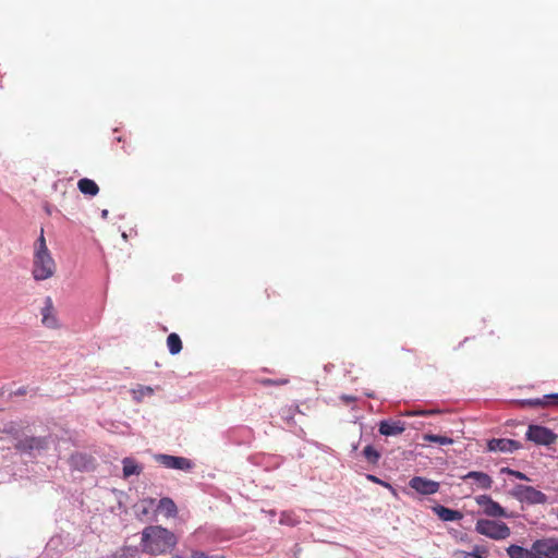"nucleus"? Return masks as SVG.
Returning a JSON list of instances; mask_svg holds the SVG:
<instances>
[{
  "instance_id": "c756f323",
  "label": "nucleus",
  "mask_w": 558,
  "mask_h": 558,
  "mask_svg": "<svg viewBox=\"0 0 558 558\" xmlns=\"http://www.w3.org/2000/svg\"><path fill=\"white\" fill-rule=\"evenodd\" d=\"M366 478H367L368 481L373 482V483H376V484L383 485L384 487H387V488L392 489V486H391L389 483H387V482H385V481H383V480L378 478L377 476H375V475H373V474H367V475H366Z\"/></svg>"
},
{
  "instance_id": "393cba45",
  "label": "nucleus",
  "mask_w": 558,
  "mask_h": 558,
  "mask_svg": "<svg viewBox=\"0 0 558 558\" xmlns=\"http://www.w3.org/2000/svg\"><path fill=\"white\" fill-rule=\"evenodd\" d=\"M424 439L429 442H436L439 445H451L453 444V439L447 436L435 435V434H426L424 435Z\"/></svg>"
},
{
  "instance_id": "423d86ee",
  "label": "nucleus",
  "mask_w": 558,
  "mask_h": 558,
  "mask_svg": "<svg viewBox=\"0 0 558 558\" xmlns=\"http://www.w3.org/2000/svg\"><path fill=\"white\" fill-rule=\"evenodd\" d=\"M525 437L539 446H550L557 439V435L550 428L535 424L529 425Z\"/></svg>"
},
{
  "instance_id": "6ab92c4d",
  "label": "nucleus",
  "mask_w": 558,
  "mask_h": 558,
  "mask_svg": "<svg viewBox=\"0 0 558 558\" xmlns=\"http://www.w3.org/2000/svg\"><path fill=\"white\" fill-rule=\"evenodd\" d=\"M157 510L168 518L174 517L178 513L177 505L169 497H163L158 501Z\"/></svg>"
},
{
  "instance_id": "4c0bfd02",
  "label": "nucleus",
  "mask_w": 558,
  "mask_h": 558,
  "mask_svg": "<svg viewBox=\"0 0 558 558\" xmlns=\"http://www.w3.org/2000/svg\"><path fill=\"white\" fill-rule=\"evenodd\" d=\"M16 393H17V395H20V396H22V395H24V393H25V389H19Z\"/></svg>"
},
{
  "instance_id": "412c9836",
  "label": "nucleus",
  "mask_w": 558,
  "mask_h": 558,
  "mask_svg": "<svg viewBox=\"0 0 558 558\" xmlns=\"http://www.w3.org/2000/svg\"><path fill=\"white\" fill-rule=\"evenodd\" d=\"M167 345L170 354L175 355L181 352L182 350V341L180 337L172 332L167 338Z\"/></svg>"
},
{
  "instance_id": "7ed1b4c3",
  "label": "nucleus",
  "mask_w": 558,
  "mask_h": 558,
  "mask_svg": "<svg viewBox=\"0 0 558 558\" xmlns=\"http://www.w3.org/2000/svg\"><path fill=\"white\" fill-rule=\"evenodd\" d=\"M50 441V436H25L17 439L14 448L21 454L35 458L49 448Z\"/></svg>"
},
{
  "instance_id": "cd10ccee",
  "label": "nucleus",
  "mask_w": 558,
  "mask_h": 558,
  "mask_svg": "<svg viewBox=\"0 0 558 558\" xmlns=\"http://www.w3.org/2000/svg\"><path fill=\"white\" fill-rule=\"evenodd\" d=\"M3 432L9 434V435H11V436H13L16 440L19 438H21L20 437V432H19L17 427L15 426V424L13 422H10V423L5 424L4 427H3Z\"/></svg>"
},
{
  "instance_id": "2eb2a0df",
  "label": "nucleus",
  "mask_w": 558,
  "mask_h": 558,
  "mask_svg": "<svg viewBox=\"0 0 558 558\" xmlns=\"http://www.w3.org/2000/svg\"><path fill=\"white\" fill-rule=\"evenodd\" d=\"M433 512L445 522L459 521L463 518L462 512L459 510L449 509L441 505H436L432 508Z\"/></svg>"
},
{
  "instance_id": "a878e982",
  "label": "nucleus",
  "mask_w": 558,
  "mask_h": 558,
  "mask_svg": "<svg viewBox=\"0 0 558 558\" xmlns=\"http://www.w3.org/2000/svg\"><path fill=\"white\" fill-rule=\"evenodd\" d=\"M440 413V410L438 409H429V410H415V411H408L404 413L407 416H429L434 414Z\"/></svg>"
},
{
  "instance_id": "a211bd4d",
  "label": "nucleus",
  "mask_w": 558,
  "mask_h": 558,
  "mask_svg": "<svg viewBox=\"0 0 558 558\" xmlns=\"http://www.w3.org/2000/svg\"><path fill=\"white\" fill-rule=\"evenodd\" d=\"M77 189L84 195L96 196L99 192L97 183L88 178H83L77 182Z\"/></svg>"
},
{
  "instance_id": "b1692460",
  "label": "nucleus",
  "mask_w": 558,
  "mask_h": 558,
  "mask_svg": "<svg viewBox=\"0 0 558 558\" xmlns=\"http://www.w3.org/2000/svg\"><path fill=\"white\" fill-rule=\"evenodd\" d=\"M549 399H558V393L546 395L542 399H539V398L527 399V400H524L523 402L525 404L531 405V407H544V405H547L549 403L548 402Z\"/></svg>"
},
{
  "instance_id": "473e14b6",
  "label": "nucleus",
  "mask_w": 558,
  "mask_h": 558,
  "mask_svg": "<svg viewBox=\"0 0 558 558\" xmlns=\"http://www.w3.org/2000/svg\"><path fill=\"white\" fill-rule=\"evenodd\" d=\"M463 558H483L480 554H478V547H475V549L471 553H466L464 551L463 553Z\"/></svg>"
},
{
  "instance_id": "5701e85b",
  "label": "nucleus",
  "mask_w": 558,
  "mask_h": 558,
  "mask_svg": "<svg viewBox=\"0 0 558 558\" xmlns=\"http://www.w3.org/2000/svg\"><path fill=\"white\" fill-rule=\"evenodd\" d=\"M142 550L136 546L124 547L119 554H117V558H143Z\"/></svg>"
},
{
  "instance_id": "72a5a7b5",
  "label": "nucleus",
  "mask_w": 558,
  "mask_h": 558,
  "mask_svg": "<svg viewBox=\"0 0 558 558\" xmlns=\"http://www.w3.org/2000/svg\"><path fill=\"white\" fill-rule=\"evenodd\" d=\"M280 523L281 524H290V525H293L294 524V521L291 520L290 515L287 514V513H282L281 514V518H280Z\"/></svg>"
},
{
  "instance_id": "2f4dec72",
  "label": "nucleus",
  "mask_w": 558,
  "mask_h": 558,
  "mask_svg": "<svg viewBox=\"0 0 558 558\" xmlns=\"http://www.w3.org/2000/svg\"><path fill=\"white\" fill-rule=\"evenodd\" d=\"M281 415L288 423H290L293 420V412L290 408L282 410Z\"/></svg>"
},
{
  "instance_id": "dca6fc26",
  "label": "nucleus",
  "mask_w": 558,
  "mask_h": 558,
  "mask_svg": "<svg viewBox=\"0 0 558 558\" xmlns=\"http://www.w3.org/2000/svg\"><path fill=\"white\" fill-rule=\"evenodd\" d=\"M462 480H472L482 489H489L493 485L492 477L487 473L480 471H470L462 476Z\"/></svg>"
},
{
  "instance_id": "9b49d317",
  "label": "nucleus",
  "mask_w": 558,
  "mask_h": 558,
  "mask_svg": "<svg viewBox=\"0 0 558 558\" xmlns=\"http://www.w3.org/2000/svg\"><path fill=\"white\" fill-rule=\"evenodd\" d=\"M40 314L41 323L45 327L50 329H56L59 327V320L54 312L52 299L50 296L45 298Z\"/></svg>"
},
{
  "instance_id": "4be33fe9",
  "label": "nucleus",
  "mask_w": 558,
  "mask_h": 558,
  "mask_svg": "<svg viewBox=\"0 0 558 558\" xmlns=\"http://www.w3.org/2000/svg\"><path fill=\"white\" fill-rule=\"evenodd\" d=\"M363 456L371 464H377L380 459V453L372 445H368L363 450Z\"/></svg>"
},
{
  "instance_id": "c9c22d12",
  "label": "nucleus",
  "mask_w": 558,
  "mask_h": 558,
  "mask_svg": "<svg viewBox=\"0 0 558 558\" xmlns=\"http://www.w3.org/2000/svg\"><path fill=\"white\" fill-rule=\"evenodd\" d=\"M108 215H109L108 209H102V210H101V218H102V219H107V218H108Z\"/></svg>"
},
{
  "instance_id": "bb28decb",
  "label": "nucleus",
  "mask_w": 558,
  "mask_h": 558,
  "mask_svg": "<svg viewBox=\"0 0 558 558\" xmlns=\"http://www.w3.org/2000/svg\"><path fill=\"white\" fill-rule=\"evenodd\" d=\"M501 473L514 476L515 478L521 480V481H530V478L526 476V474H524L520 471H517V470H512L510 468H502Z\"/></svg>"
},
{
  "instance_id": "39448f33",
  "label": "nucleus",
  "mask_w": 558,
  "mask_h": 558,
  "mask_svg": "<svg viewBox=\"0 0 558 558\" xmlns=\"http://www.w3.org/2000/svg\"><path fill=\"white\" fill-rule=\"evenodd\" d=\"M512 496L520 502L527 505H544L548 500L543 492L523 484H518L513 487Z\"/></svg>"
},
{
  "instance_id": "f3484780",
  "label": "nucleus",
  "mask_w": 558,
  "mask_h": 558,
  "mask_svg": "<svg viewBox=\"0 0 558 558\" xmlns=\"http://www.w3.org/2000/svg\"><path fill=\"white\" fill-rule=\"evenodd\" d=\"M123 477L128 478L132 475H140L143 472V465L137 463L133 458L126 457L122 459Z\"/></svg>"
},
{
  "instance_id": "f257e3e1",
  "label": "nucleus",
  "mask_w": 558,
  "mask_h": 558,
  "mask_svg": "<svg viewBox=\"0 0 558 558\" xmlns=\"http://www.w3.org/2000/svg\"><path fill=\"white\" fill-rule=\"evenodd\" d=\"M178 543L177 536L160 525H149L142 531L141 550L157 556L172 550Z\"/></svg>"
},
{
  "instance_id": "6e6552de",
  "label": "nucleus",
  "mask_w": 558,
  "mask_h": 558,
  "mask_svg": "<svg viewBox=\"0 0 558 558\" xmlns=\"http://www.w3.org/2000/svg\"><path fill=\"white\" fill-rule=\"evenodd\" d=\"M533 558H558V538L545 537L533 544Z\"/></svg>"
},
{
  "instance_id": "4468645a",
  "label": "nucleus",
  "mask_w": 558,
  "mask_h": 558,
  "mask_svg": "<svg viewBox=\"0 0 558 558\" xmlns=\"http://www.w3.org/2000/svg\"><path fill=\"white\" fill-rule=\"evenodd\" d=\"M405 430V423L402 421L384 420L379 423V433L384 436H397Z\"/></svg>"
},
{
  "instance_id": "0eeeda50",
  "label": "nucleus",
  "mask_w": 558,
  "mask_h": 558,
  "mask_svg": "<svg viewBox=\"0 0 558 558\" xmlns=\"http://www.w3.org/2000/svg\"><path fill=\"white\" fill-rule=\"evenodd\" d=\"M155 461L167 469L180 470L184 472H191L195 466L194 462L185 457H178L166 453L156 454Z\"/></svg>"
},
{
  "instance_id": "58836bf2",
  "label": "nucleus",
  "mask_w": 558,
  "mask_h": 558,
  "mask_svg": "<svg viewBox=\"0 0 558 558\" xmlns=\"http://www.w3.org/2000/svg\"><path fill=\"white\" fill-rule=\"evenodd\" d=\"M170 558H182V557H181V556H179V555H175V556H172V557H170Z\"/></svg>"
},
{
  "instance_id": "e433bc0d",
  "label": "nucleus",
  "mask_w": 558,
  "mask_h": 558,
  "mask_svg": "<svg viewBox=\"0 0 558 558\" xmlns=\"http://www.w3.org/2000/svg\"><path fill=\"white\" fill-rule=\"evenodd\" d=\"M144 393H147V395H151L153 393V389L150 387H145L143 389Z\"/></svg>"
},
{
  "instance_id": "c85d7f7f",
  "label": "nucleus",
  "mask_w": 558,
  "mask_h": 558,
  "mask_svg": "<svg viewBox=\"0 0 558 558\" xmlns=\"http://www.w3.org/2000/svg\"><path fill=\"white\" fill-rule=\"evenodd\" d=\"M288 379H270V378H266V379H263L262 380V384L265 385V386H271V385H275V386H278V385H286L288 384Z\"/></svg>"
},
{
  "instance_id": "9d476101",
  "label": "nucleus",
  "mask_w": 558,
  "mask_h": 558,
  "mask_svg": "<svg viewBox=\"0 0 558 558\" xmlns=\"http://www.w3.org/2000/svg\"><path fill=\"white\" fill-rule=\"evenodd\" d=\"M522 448V445L513 439L493 438L487 441V450L490 452L511 453Z\"/></svg>"
},
{
  "instance_id": "20e7f679",
  "label": "nucleus",
  "mask_w": 558,
  "mask_h": 558,
  "mask_svg": "<svg viewBox=\"0 0 558 558\" xmlns=\"http://www.w3.org/2000/svg\"><path fill=\"white\" fill-rule=\"evenodd\" d=\"M475 531L489 538L500 541L510 536L511 531L505 522L481 519L475 524Z\"/></svg>"
},
{
  "instance_id": "7c9ffc66",
  "label": "nucleus",
  "mask_w": 558,
  "mask_h": 558,
  "mask_svg": "<svg viewBox=\"0 0 558 558\" xmlns=\"http://www.w3.org/2000/svg\"><path fill=\"white\" fill-rule=\"evenodd\" d=\"M192 558H225L222 555H207L204 551L195 550L192 554Z\"/></svg>"
},
{
  "instance_id": "aec40b11",
  "label": "nucleus",
  "mask_w": 558,
  "mask_h": 558,
  "mask_svg": "<svg viewBox=\"0 0 558 558\" xmlns=\"http://www.w3.org/2000/svg\"><path fill=\"white\" fill-rule=\"evenodd\" d=\"M507 554L510 558H533V546L524 548L513 544L507 548Z\"/></svg>"
},
{
  "instance_id": "f704fd0d",
  "label": "nucleus",
  "mask_w": 558,
  "mask_h": 558,
  "mask_svg": "<svg viewBox=\"0 0 558 558\" xmlns=\"http://www.w3.org/2000/svg\"><path fill=\"white\" fill-rule=\"evenodd\" d=\"M341 399H342V400H344L345 402H352V401H355V400H356V398H355V397H353V396H348V395H343V396L341 397Z\"/></svg>"
},
{
  "instance_id": "f8f14e48",
  "label": "nucleus",
  "mask_w": 558,
  "mask_h": 558,
  "mask_svg": "<svg viewBox=\"0 0 558 558\" xmlns=\"http://www.w3.org/2000/svg\"><path fill=\"white\" fill-rule=\"evenodd\" d=\"M476 504L481 506L484 512L490 517H505L504 508L494 501L488 495H480L475 498Z\"/></svg>"
},
{
  "instance_id": "f03ea898",
  "label": "nucleus",
  "mask_w": 558,
  "mask_h": 558,
  "mask_svg": "<svg viewBox=\"0 0 558 558\" xmlns=\"http://www.w3.org/2000/svg\"><path fill=\"white\" fill-rule=\"evenodd\" d=\"M57 269L56 262L47 246L44 229L34 243L32 276L36 281H44L51 278Z\"/></svg>"
},
{
  "instance_id": "ddd939ff",
  "label": "nucleus",
  "mask_w": 558,
  "mask_h": 558,
  "mask_svg": "<svg viewBox=\"0 0 558 558\" xmlns=\"http://www.w3.org/2000/svg\"><path fill=\"white\" fill-rule=\"evenodd\" d=\"M70 466L80 472H86L94 468V458L89 454L76 452L69 458Z\"/></svg>"
},
{
  "instance_id": "1a4fd4ad",
  "label": "nucleus",
  "mask_w": 558,
  "mask_h": 558,
  "mask_svg": "<svg viewBox=\"0 0 558 558\" xmlns=\"http://www.w3.org/2000/svg\"><path fill=\"white\" fill-rule=\"evenodd\" d=\"M409 486L420 495H434L439 490V482L423 476H414L409 481Z\"/></svg>"
}]
</instances>
